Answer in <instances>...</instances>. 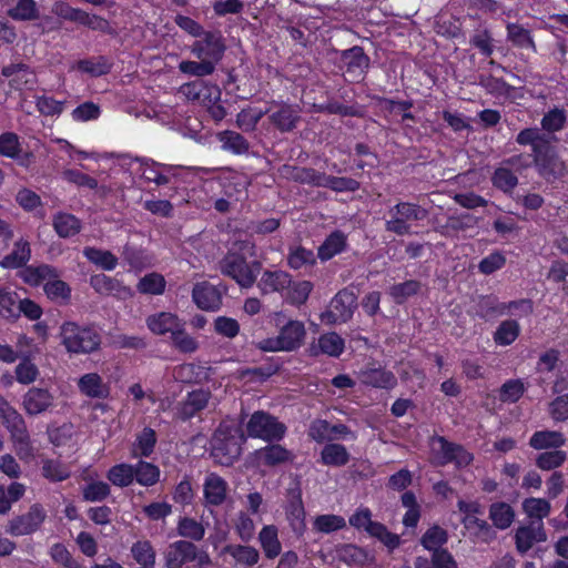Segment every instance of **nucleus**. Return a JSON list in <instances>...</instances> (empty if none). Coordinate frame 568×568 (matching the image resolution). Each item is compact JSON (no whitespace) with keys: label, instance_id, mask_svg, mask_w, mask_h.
<instances>
[{"label":"nucleus","instance_id":"1","mask_svg":"<svg viewBox=\"0 0 568 568\" xmlns=\"http://www.w3.org/2000/svg\"><path fill=\"white\" fill-rule=\"evenodd\" d=\"M515 141L520 146L531 148L532 162L541 176H556L562 172L565 165L554 145L557 142L555 135H548L539 128L531 126L520 130Z\"/></svg>","mask_w":568,"mask_h":568},{"label":"nucleus","instance_id":"2","mask_svg":"<svg viewBox=\"0 0 568 568\" xmlns=\"http://www.w3.org/2000/svg\"><path fill=\"white\" fill-rule=\"evenodd\" d=\"M19 277L31 287L43 284L44 294L51 302L67 305L71 301L72 290L67 282L60 280V272L53 265L42 263L27 266L19 272Z\"/></svg>","mask_w":568,"mask_h":568},{"label":"nucleus","instance_id":"3","mask_svg":"<svg viewBox=\"0 0 568 568\" xmlns=\"http://www.w3.org/2000/svg\"><path fill=\"white\" fill-rule=\"evenodd\" d=\"M60 345L69 354L88 355L101 348L102 336L94 324L64 321L59 329Z\"/></svg>","mask_w":568,"mask_h":568},{"label":"nucleus","instance_id":"4","mask_svg":"<svg viewBox=\"0 0 568 568\" xmlns=\"http://www.w3.org/2000/svg\"><path fill=\"white\" fill-rule=\"evenodd\" d=\"M0 418L10 434L17 455L21 459L33 456L31 437L24 417L0 394Z\"/></svg>","mask_w":568,"mask_h":568},{"label":"nucleus","instance_id":"5","mask_svg":"<svg viewBox=\"0 0 568 568\" xmlns=\"http://www.w3.org/2000/svg\"><path fill=\"white\" fill-rule=\"evenodd\" d=\"M262 270L260 261L248 262L244 254L229 251L220 261V271L235 281L241 288H251Z\"/></svg>","mask_w":568,"mask_h":568},{"label":"nucleus","instance_id":"6","mask_svg":"<svg viewBox=\"0 0 568 568\" xmlns=\"http://www.w3.org/2000/svg\"><path fill=\"white\" fill-rule=\"evenodd\" d=\"M244 435L236 436L231 428L220 426L211 439V456L221 466H232L242 454Z\"/></svg>","mask_w":568,"mask_h":568},{"label":"nucleus","instance_id":"7","mask_svg":"<svg viewBox=\"0 0 568 568\" xmlns=\"http://www.w3.org/2000/svg\"><path fill=\"white\" fill-rule=\"evenodd\" d=\"M287 433V426L276 416L264 412H254L246 423V434L250 438L262 439L266 443L281 442Z\"/></svg>","mask_w":568,"mask_h":568},{"label":"nucleus","instance_id":"8","mask_svg":"<svg viewBox=\"0 0 568 568\" xmlns=\"http://www.w3.org/2000/svg\"><path fill=\"white\" fill-rule=\"evenodd\" d=\"M392 219L385 222V230L396 235L410 234L412 222L423 221L427 217V210L417 203L398 202L389 210Z\"/></svg>","mask_w":568,"mask_h":568},{"label":"nucleus","instance_id":"9","mask_svg":"<svg viewBox=\"0 0 568 568\" xmlns=\"http://www.w3.org/2000/svg\"><path fill=\"white\" fill-rule=\"evenodd\" d=\"M357 307V295L352 287L339 290L329 302V308L321 314L327 325L348 322Z\"/></svg>","mask_w":568,"mask_h":568},{"label":"nucleus","instance_id":"10","mask_svg":"<svg viewBox=\"0 0 568 568\" xmlns=\"http://www.w3.org/2000/svg\"><path fill=\"white\" fill-rule=\"evenodd\" d=\"M226 41L220 30H205L191 44L190 52L195 58H203L217 65L226 51Z\"/></svg>","mask_w":568,"mask_h":568},{"label":"nucleus","instance_id":"11","mask_svg":"<svg viewBox=\"0 0 568 568\" xmlns=\"http://www.w3.org/2000/svg\"><path fill=\"white\" fill-rule=\"evenodd\" d=\"M268 122L281 133H291L302 121V108L297 103L272 100L267 108Z\"/></svg>","mask_w":568,"mask_h":568},{"label":"nucleus","instance_id":"12","mask_svg":"<svg viewBox=\"0 0 568 568\" xmlns=\"http://www.w3.org/2000/svg\"><path fill=\"white\" fill-rule=\"evenodd\" d=\"M371 58L361 45L339 51V69L344 71L352 83L362 82L369 70Z\"/></svg>","mask_w":568,"mask_h":568},{"label":"nucleus","instance_id":"13","mask_svg":"<svg viewBox=\"0 0 568 568\" xmlns=\"http://www.w3.org/2000/svg\"><path fill=\"white\" fill-rule=\"evenodd\" d=\"M47 518L44 507L36 503L30 506L26 514L13 517L9 521L7 532L11 536H26L36 532Z\"/></svg>","mask_w":568,"mask_h":568},{"label":"nucleus","instance_id":"14","mask_svg":"<svg viewBox=\"0 0 568 568\" xmlns=\"http://www.w3.org/2000/svg\"><path fill=\"white\" fill-rule=\"evenodd\" d=\"M1 75L9 79L10 88L16 91L33 90L38 84L36 72L22 62L2 67Z\"/></svg>","mask_w":568,"mask_h":568},{"label":"nucleus","instance_id":"15","mask_svg":"<svg viewBox=\"0 0 568 568\" xmlns=\"http://www.w3.org/2000/svg\"><path fill=\"white\" fill-rule=\"evenodd\" d=\"M197 546L185 539L171 542L164 552L165 568H183L185 564L195 561Z\"/></svg>","mask_w":568,"mask_h":568},{"label":"nucleus","instance_id":"16","mask_svg":"<svg viewBox=\"0 0 568 568\" xmlns=\"http://www.w3.org/2000/svg\"><path fill=\"white\" fill-rule=\"evenodd\" d=\"M432 443H438L443 464H455L457 468L468 467L474 462V455L463 445L449 442L446 437L436 435Z\"/></svg>","mask_w":568,"mask_h":568},{"label":"nucleus","instance_id":"17","mask_svg":"<svg viewBox=\"0 0 568 568\" xmlns=\"http://www.w3.org/2000/svg\"><path fill=\"white\" fill-rule=\"evenodd\" d=\"M211 396L212 394L209 389L199 388L189 392L186 397L176 407L178 418L182 422L191 420L207 407Z\"/></svg>","mask_w":568,"mask_h":568},{"label":"nucleus","instance_id":"18","mask_svg":"<svg viewBox=\"0 0 568 568\" xmlns=\"http://www.w3.org/2000/svg\"><path fill=\"white\" fill-rule=\"evenodd\" d=\"M89 284L100 295H111L120 300L133 296L132 290L122 281L103 273L91 275Z\"/></svg>","mask_w":568,"mask_h":568},{"label":"nucleus","instance_id":"19","mask_svg":"<svg viewBox=\"0 0 568 568\" xmlns=\"http://www.w3.org/2000/svg\"><path fill=\"white\" fill-rule=\"evenodd\" d=\"M278 443H268L255 452L258 465L274 468L293 462V452Z\"/></svg>","mask_w":568,"mask_h":568},{"label":"nucleus","instance_id":"20","mask_svg":"<svg viewBox=\"0 0 568 568\" xmlns=\"http://www.w3.org/2000/svg\"><path fill=\"white\" fill-rule=\"evenodd\" d=\"M227 481L216 473H209L203 483V498L207 507L222 506L227 499Z\"/></svg>","mask_w":568,"mask_h":568},{"label":"nucleus","instance_id":"21","mask_svg":"<svg viewBox=\"0 0 568 568\" xmlns=\"http://www.w3.org/2000/svg\"><path fill=\"white\" fill-rule=\"evenodd\" d=\"M54 397L49 389L30 387L22 397V408L29 416H37L53 406Z\"/></svg>","mask_w":568,"mask_h":568},{"label":"nucleus","instance_id":"22","mask_svg":"<svg viewBox=\"0 0 568 568\" xmlns=\"http://www.w3.org/2000/svg\"><path fill=\"white\" fill-rule=\"evenodd\" d=\"M192 301L202 311H217L222 296L217 288L207 281L197 282L192 290Z\"/></svg>","mask_w":568,"mask_h":568},{"label":"nucleus","instance_id":"23","mask_svg":"<svg viewBox=\"0 0 568 568\" xmlns=\"http://www.w3.org/2000/svg\"><path fill=\"white\" fill-rule=\"evenodd\" d=\"M292 283V275L282 270H265L258 282L257 287L262 295L278 293L284 296L285 290Z\"/></svg>","mask_w":568,"mask_h":568},{"label":"nucleus","instance_id":"24","mask_svg":"<svg viewBox=\"0 0 568 568\" xmlns=\"http://www.w3.org/2000/svg\"><path fill=\"white\" fill-rule=\"evenodd\" d=\"M305 336V325L298 320H290L278 332V337L285 352L298 349L303 345Z\"/></svg>","mask_w":568,"mask_h":568},{"label":"nucleus","instance_id":"25","mask_svg":"<svg viewBox=\"0 0 568 568\" xmlns=\"http://www.w3.org/2000/svg\"><path fill=\"white\" fill-rule=\"evenodd\" d=\"M546 532L544 524L540 523L535 526V521H531L527 526H520L515 534L516 549L519 554H526L535 542L545 541Z\"/></svg>","mask_w":568,"mask_h":568},{"label":"nucleus","instance_id":"26","mask_svg":"<svg viewBox=\"0 0 568 568\" xmlns=\"http://www.w3.org/2000/svg\"><path fill=\"white\" fill-rule=\"evenodd\" d=\"M78 388L82 395L97 399H106L111 393L110 385L98 373L82 375L78 381Z\"/></svg>","mask_w":568,"mask_h":568},{"label":"nucleus","instance_id":"27","mask_svg":"<svg viewBox=\"0 0 568 568\" xmlns=\"http://www.w3.org/2000/svg\"><path fill=\"white\" fill-rule=\"evenodd\" d=\"M31 258V247L28 240L21 237L13 244L11 253L0 261V266L6 270H24Z\"/></svg>","mask_w":568,"mask_h":568},{"label":"nucleus","instance_id":"28","mask_svg":"<svg viewBox=\"0 0 568 568\" xmlns=\"http://www.w3.org/2000/svg\"><path fill=\"white\" fill-rule=\"evenodd\" d=\"M183 323L178 315L170 312H160L146 318L148 328L156 335L170 333L172 336L173 332L178 331Z\"/></svg>","mask_w":568,"mask_h":568},{"label":"nucleus","instance_id":"29","mask_svg":"<svg viewBox=\"0 0 568 568\" xmlns=\"http://www.w3.org/2000/svg\"><path fill=\"white\" fill-rule=\"evenodd\" d=\"M361 382L366 386L387 390L397 385L394 373L382 367L362 371Z\"/></svg>","mask_w":568,"mask_h":568},{"label":"nucleus","instance_id":"30","mask_svg":"<svg viewBox=\"0 0 568 568\" xmlns=\"http://www.w3.org/2000/svg\"><path fill=\"white\" fill-rule=\"evenodd\" d=\"M351 460V454L343 444L326 443L320 453V463L328 467H344Z\"/></svg>","mask_w":568,"mask_h":568},{"label":"nucleus","instance_id":"31","mask_svg":"<svg viewBox=\"0 0 568 568\" xmlns=\"http://www.w3.org/2000/svg\"><path fill=\"white\" fill-rule=\"evenodd\" d=\"M347 247V236L344 232L335 230L329 233L317 248V256L321 261H329Z\"/></svg>","mask_w":568,"mask_h":568},{"label":"nucleus","instance_id":"32","mask_svg":"<svg viewBox=\"0 0 568 568\" xmlns=\"http://www.w3.org/2000/svg\"><path fill=\"white\" fill-rule=\"evenodd\" d=\"M566 443V438L558 430H536L529 438V446L536 450L559 449Z\"/></svg>","mask_w":568,"mask_h":568},{"label":"nucleus","instance_id":"33","mask_svg":"<svg viewBox=\"0 0 568 568\" xmlns=\"http://www.w3.org/2000/svg\"><path fill=\"white\" fill-rule=\"evenodd\" d=\"M282 173L285 178L296 183L321 187L324 172H320L313 168L284 165Z\"/></svg>","mask_w":568,"mask_h":568},{"label":"nucleus","instance_id":"34","mask_svg":"<svg viewBox=\"0 0 568 568\" xmlns=\"http://www.w3.org/2000/svg\"><path fill=\"white\" fill-rule=\"evenodd\" d=\"M158 436L153 428L144 427L138 435L131 447L132 458H149L155 449Z\"/></svg>","mask_w":568,"mask_h":568},{"label":"nucleus","instance_id":"35","mask_svg":"<svg viewBox=\"0 0 568 568\" xmlns=\"http://www.w3.org/2000/svg\"><path fill=\"white\" fill-rule=\"evenodd\" d=\"M258 542L266 559H275L282 552L278 528L275 525L263 526L258 532Z\"/></svg>","mask_w":568,"mask_h":568},{"label":"nucleus","instance_id":"36","mask_svg":"<svg viewBox=\"0 0 568 568\" xmlns=\"http://www.w3.org/2000/svg\"><path fill=\"white\" fill-rule=\"evenodd\" d=\"M210 368L201 363H183L174 369L175 377L184 384H201L209 379Z\"/></svg>","mask_w":568,"mask_h":568},{"label":"nucleus","instance_id":"37","mask_svg":"<svg viewBox=\"0 0 568 568\" xmlns=\"http://www.w3.org/2000/svg\"><path fill=\"white\" fill-rule=\"evenodd\" d=\"M217 140L222 150L234 155H244L250 151V142L241 133L232 130H224L217 133Z\"/></svg>","mask_w":568,"mask_h":568},{"label":"nucleus","instance_id":"38","mask_svg":"<svg viewBox=\"0 0 568 568\" xmlns=\"http://www.w3.org/2000/svg\"><path fill=\"white\" fill-rule=\"evenodd\" d=\"M223 554L231 556L237 565L250 568L260 560L258 550L248 545L229 544L224 546Z\"/></svg>","mask_w":568,"mask_h":568},{"label":"nucleus","instance_id":"39","mask_svg":"<svg viewBox=\"0 0 568 568\" xmlns=\"http://www.w3.org/2000/svg\"><path fill=\"white\" fill-rule=\"evenodd\" d=\"M507 41L518 49H527L537 52V45L531 31L516 22H508L506 26Z\"/></svg>","mask_w":568,"mask_h":568},{"label":"nucleus","instance_id":"40","mask_svg":"<svg viewBox=\"0 0 568 568\" xmlns=\"http://www.w3.org/2000/svg\"><path fill=\"white\" fill-rule=\"evenodd\" d=\"M205 531L204 524L193 517L183 516L178 519L176 534L185 540L199 542L203 540Z\"/></svg>","mask_w":568,"mask_h":568},{"label":"nucleus","instance_id":"41","mask_svg":"<svg viewBox=\"0 0 568 568\" xmlns=\"http://www.w3.org/2000/svg\"><path fill=\"white\" fill-rule=\"evenodd\" d=\"M475 307L476 316L480 320L504 316V302L494 294L479 295Z\"/></svg>","mask_w":568,"mask_h":568},{"label":"nucleus","instance_id":"42","mask_svg":"<svg viewBox=\"0 0 568 568\" xmlns=\"http://www.w3.org/2000/svg\"><path fill=\"white\" fill-rule=\"evenodd\" d=\"M52 225L55 233L62 237H72L80 233L81 221L71 213L59 212L53 216Z\"/></svg>","mask_w":568,"mask_h":568},{"label":"nucleus","instance_id":"43","mask_svg":"<svg viewBox=\"0 0 568 568\" xmlns=\"http://www.w3.org/2000/svg\"><path fill=\"white\" fill-rule=\"evenodd\" d=\"M306 513L298 495L295 501H291L286 509V518L295 537L301 538L304 536L306 531V521H305Z\"/></svg>","mask_w":568,"mask_h":568},{"label":"nucleus","instance_id":"44","mask_svg":"<svg viewBox=\"0 0 568 568\" xmlns=\"http://www.w3.org/2000/svg\"><path fill=\"white\" fill-rule=\"evenodd\" d=\"M521 327L517 320L508 318L499 323L493 334V339L498 346L511 345L520 335Z\"/></svg>","mask_w":568,"mask_h":568},{"label":"nucleus","instance_id":"45","mask_svg":"<svg viewBox=\"0 0 568 568\" xmlns=\"http://www.w3.org/2000/svg\"><path fill=\"white\" fill-rule=\"evenodd\" d=\"M113 67L112 61L105 55H98L89 59H81L77 62V69L93 78L106 75Z\"/></svg>","mask_w":568,"mask_h":568},{"label":"nucleus","instance_id":"46","mask_svg":"<svg viewBox=\"0 0 568 568\" xmlns=\"http://www.w3.org/2000/svg\"><path fill=\"white\" fill-rule=\"evenodd\" d=\"M336 557L348 566H364L368 561V551L355 544H342L336 547Z\"/></svg>","mask_w":568,"mask_h":568},{"label":"nucleus","instance_id":"47","mask_svg":"<svg viewBox=\"0 0 568 568\" xmlns=\"http://www.w3.org/2000/svg\"><path fill=\"white\" fill-rule=\"evenodd\" d=\"M489 519L497 529L505 530L514 523L515 510L505 501L493 503L489 506Z\"/></svg>","mask_w":568,"mask_h":568},{"label":"nucleus","instance_id":"48","mask_svg":"<svg viewBox=\"0 0 568 568\" xmlns=\"http://www.w3.org/2000/svg\"><path fill=\"white\" fill-rule=\"evenodd\" d=\"M567 123V112L564 108L554 106L549 109L541 118L539 129L542 133L554 135L560 132Z\"/></svg>","mask_w":568,"mask_h":568},{"label":"nucleus","instance_id":"49","mask_svg":"<svg viewBox=\"0 0 568 568\" xmlns=\"http://www.w3.org/2000/svg\"><path fill=\"white\" fill-rule=\"evenodd\" d=\"M136 471L134 465L128 463L115 464L106 471L108 480L116 487H129L133 484Z\"/></svg>","mask_w":568,"mask_h":568},{"label":"nucleus","instance_id":"50","mask_svg":"<svg viewBox=\"0 0 568 568\" xmlns=\"http://www.w3.org/2000/svg\"><path fill=\"white\" fill-rule=\"evenodd\" d=\"M134 471H136L134 480L141 486L152 487L160 481L161 469L153 463L139 459L134 465Z\"/></svg>","mask_w":568,"mask_h":568},{"label":"nucleus","instance_id":"51","mask_svg":"<svg viewBox=\"0 0 568 568\" xmlns=\"http://www.w3.org/2000/svg\"><path fill=\"white\" fill-rule=\"evenodd\" d=\"M521 506L523 511L537 525L542 523L551 510L550 501L545 498L528 497L524 499Z\"/></svg>","mask_w":568,"mask_h":568},{"label":"nucleus","instance_id":"52","mask_svg":"<svg viewBox=\"0 0 568 568\" xmlns=\"http://www.w3.org/2000/svg\"><path fill=\"white\" fill-rule=\"evenodd\" d=\"M271 112L270 109L258 106H247L242 109L236 115V125L244 132H253L258 122Z\"/></svg>","mask_w":568,"mask_h":568},{"label":"nucleus","instance_id":"53","mask_svg":"<svg viewBox=\"0 0 568 568\" xmlns=\"http://www.w3.org/2000/svg\"><path fill=\"white\" fill-rule=\"evenodd\" d=\"M313 288H314V285L311 281H307V280L297 281V282L292 281V283L290 284V287H287V290H285L284 296L288 304H291L293 306H301L307 302Z\"/></svg>","mask_w":568,"mask_h":568},{"label":"nucleus","instance_id":"54","mask_svg":"<svg viewBox=\"0 0 568 568\" xmlns=\"http://www.w3.org/2000/svg\"><path fill=\"white\" fill-rule=\"evenodd\" d=\"M84 257L104 271H113L118 265V257L108 250L87 246L83 248Z\"/></svg>","mask_w":568,"mask_h":568},{"label":"nucleus","instance_id":"55","mask_svg":"<svg viewBox=\"0 0 568 568\" xmlns=\"http://www.w3.org/2000/svg\"><path fill=\"white\" fill-rule=\"evenodd\" d=\"M165 287L166 281L164 276L158 272L145 274L136 284V291L144 295H162L165 292Z\"/></svg>","mask_w":568,"mask_h":568},{"label":"nucleus","instance_id":"56","mask_svg":"<svg viewBox=\"0 0 568 568\" xmlns=\"http://www.w3.org/2000/svg\"><path fill=\"white\" fill-rule=\"evenodd\" d=\"M133 559L141 567H154L156 551L150 540H138L131 546Z\"/></svg>","mask_w":568,"mask_h":568},{"label":"nucleus","instance_id":"57","mask_svg":"<svg viewBox=\"0 0 568 568\" xmlns=\"http://www.w3.org/2000/svg\"><path fill=\"white\" fill-rule=\"evenodd\" d=\"M346 527V520L341 515L324 514L318 515L313 520V529L321 534H332Z\"/></svg>","mask_w":568,"mask_h":568},{"label":"nucleus","instance_id":"58","mask_svg":"<svg viewBox=\"0 0 568 568\" xmlns=\"http://www.w3.org/2000/svg\"><path fill=\"white\" fill-rule=\"evenodd\" d=\"M447 541L448 532L439 525L430 526L420 538V545L428 551L443 549Z\"/></svg>","mask_w":568,"mask_h":568},{"label":"nucleus","instance_id":"59","mask_svg":"<svg viewBox=\"0 0 568 568\" xmlns=\"http://www.w3.org/2000/svg\"><path fill=\"white\" fill-rule=\"evenodd\" d=\"M422 284L417 280H406L389 287V295L397 305L404 304L407 298L420 292Z\"/></svg>","mask_w":568,"mask_h":568},{"label":"nucleus","instance_id":"60","mask_svg":"<svg viewBox=\"0 0 568 568\" xmlns=\"http://www.w3.org/2000/svg\"><path fill=\"white\" fill-rule=\"evenodd\" d=\"M199 61L183 60L179 64V70L186 75L203 78L214 73L216 65L211 61L203 58H197Z\"/></svg>","mask_w":568,"mask_h":568},{"label":"nucleus","instance_id":"61","mask_svg":"<svg viewBox=\"0 0 568 568\" xmlns=\"http://www.w3.org/2000/svg\"><path fill=\"white\" fill-rule=\"evenodd\" d=\"M41 470L42 476L51 483L63 481L71 475L69 467L59 459H43Z\"/></svg>","mask_w":568,"mask_h":568},{"label":"nucleus","instance_id":"62","mask_svg":"<svg viewBox=\"0 0 568 568\" xmlns=\"http://www.w3.org/2000/svg\"><path fill=\"white\" fill-rule=\"evenodd\" d=\"M321 187L329 189L334 192H356L361 187V183L346 176H334L323 173Z\"/></svg>","mask_w":568,"mask_h":568},{"label":"nucleus","instance_id":"63","mask_svg":"<svg viewBox=\"0 0 568 568\" xmlns=\"http://www.w3.org/2000/svg\"><path fill=\"white\" fill-rule=\"evenodd\" d=\"M317 346L321 353L338 357L344 352L345 342L336 332H328L318 337Z\"/></svg>","mask_w":568,"mask_h":568},{"label":"nucleus","instance_id":"64","mask_svg":"<svg viewBox=\"0 0 568 568\" xmlns=\"http://www.w3.org/2000/svg\"><path fill=\"white\" fill-rule=\"evenodd\" d=\"M491 183L497 190L510 194L518 184V178L510 169L500 166L495 170Z\"/></svg>","mask_w":568,"mask_h":568}]
</instances>
